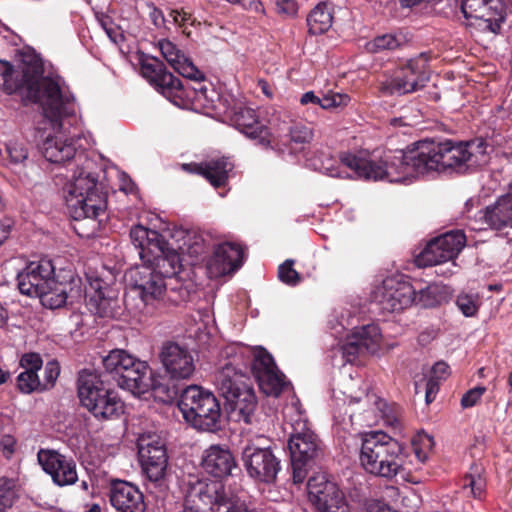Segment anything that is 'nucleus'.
<instances>
[{
    "label": "nucleus",
    "mask_w": 512,
    "mask_h": 512,
    "mask_svg": "<svg viewBox=\"0 0 512 512\" xmlns=\"http://www.w3.org/2000/svg\"><path fill=\"white\" fill-rule=\"evenodd\" d=\"M371 297L383 311L398 312L414 303L415 288L403 276H392L376 286Z\"/></svg>",
    "instance_id": "f8f14e48"
},
{
    "label": "nucleus",
    "mask_w": 512,
    "mask_h": 512,
    "mask_svg": "<svg viewBox=\"0 0 512 512\" xmlns=\"http://www.w3.org/2000/svg\"><path fill=\"white\" fill-rule=\"evenodd\" d=\"M2 89L6 94L19 93L25 103L38 104L46 119L58 122L63 116L75 113L72 97L63 94L59 81L41 76L38 68L19 72L4 61L0 67Z\"/></svg>",
    "instance_id": "f03ea898"
},
{
    "label": "nucleus",
    "mask_w": 512,
    "mask_h": 512,
    "mask_svg": "<svg viewBox=\"0 0 512 512\" xmlns=\"http://www.w3.org/2000/svg\"><path fill=\"white\" fill-rule=\"evenodd\" d=\"M234 126L251 139L258 140L262 145H269V131L262 124L252 108L239 107L231 118Z\"/></svg>",
    "instance_id": "c756f323"
},
{
    "label": "nucleus",
    "mask_w": 512,
    "mask_h": 512,
    "mask_svg": "<svg viewBox=\"0 0 512 512\" xmlns=\"http://www.w3.org/2000/svg\"><path fill=\"white\" fill-rule=\"evenodd\" d=\"M486 148L487 144L479 139L465 143L424 140L414 143L400 155L386 157L385 160L375 161L366 152H345L339 159L341 165L359 178L399 183L433 171L465 172L485 165L488 162Z\"/></svg>",
    "instance_id": "f257e3e1"
},
{
    "label": "nucleus",
    "mask_w": 512,
    "mask_h": 512,
    "mask_svg": "<svg viewBox=\"0 0 512 512\" xmlns=\"http://www.w3.org/2000/svg\"><path fill=\"white\" fill-rule=\"evenodd\" d=\"M158 45L162 56L176 72L191 80L204 79V74L173 42L164 39Z\"/></svg>",
    "instance_id": "7c9ffc66"
},
{
    "label": "nucleus",
    "mask_w": 512,
    "mask_h": 512,
    "mask_svg": "<svg viewBox=\"0 0 512 512\" xmlns=\"http://www.w3.org/2000/svg\"><path fill=\"white\" fill-rule=\"evenodd\" d=\"M366 403H371L374 406V410L378 411L381 418L384 420L386 425L398 429L401 427V419L397 415V413L390 408L385 401L380 399L375 394H366L365 395Z\"/></svg>",
    "instance_id": "a19ab883"
},
{
    "label": "nucleus",
    "mask_w": 512,
    "mask_h": 512,
    "mask_svg": "<svg viewBox=\"0 0 512 512\" xmlns=\"http://www.w3.org/2000/svg\"><path fill=\"white\" fill-rule=\"evenodd\" d=\"M148 365L138 359L134 360L133 367L128 368L117 378L118 385L134 395H140L148 389Z\"/></svg>",
    "instance_id": "f704fd0d"
},
{
    "label": "nucleus",
    "mask_w": 512,
    "mask_h": 512,
    "mask_svg": "<svg viewBox=\"0 0 512 512\" xmlns=\"http://www.w3.org/2000/svg\"><path fill=\"white\" fill-rule=\"evenodd\" d=\"M14 483L12 480L7 478H0V500L4 497L8 498V508L12 506L15 493L13 491Z\"/></svg>",
    "instance_id": "052dcab7"
},
{
    "label": "nucleus",
    "mask_w": 512,
    "mask_h": 512,
    "mask_svg": "<svg viewBox=\"0 0 512 512\" xmlns=\"http://www.w3.org/2000/svg\"><path fill=\"white\" fill-rule=\"evenodd\" d=\"M169 17L172 19L173 23L182 30L184 34L187 36L190 35L188 27L193 26L196 23V19L190 12H187L184 9H171L169 12Z\"/></svg>",
    "instance_id": "8fccbe9b"
},
{
    "label": "nucleus",
    "mask_w": 512,
    "mask_h": 512,
    "mask_svg": "<svg viewBox=\"0 0 512 512\" xmlns=\"http://www.w3.org/2000/svg\"><path fill=\"white\" fill-rule=\"evenodd\" d=\"M222 484L217 481L197 480L190 484L185 497V507L191 511L213 510L219 503L231 502L221 493Z\"/></svg>",
    "instance_id": "4be33fe9"
},
{
    "label": "nucleus",
    "mask_w": 512,
    "mask_h": 512,
    "mask_svg": "<svg viewBox=\"0 0 512 512\" xmlns=\"http://www.w3.org/2000/svg\"><path fill=\"white\" fill-rule=\"evenodd\" d=\"M81 290L79 287H73L72 282H58L55 279L48 284L37 297L42 305L49 309L62 308L68 301L80 297Z\"/></svg>",
    "instance_id": "2f4dec72"
},
{
    "label": "nucleus",
    "mask_w": 512,
    "mask_h": 512,
    "mask_svg": "<svg viewBox=\"0 0 512 512\" xmlns=\"http://www.w3.org/2000/svg\"><path fill=\"white\" fill-rule=\"evenodd\" d=\"M65 201L69 213L75 220L91 223V232L94 234L100 228V216H105L107 206L106 195L95 176L81 171L65 187Z\"/></svg>",
    "instance_id": "20e7f679"
},
{
    "label": "nucleus",
    "mask_w": 512,
    "mask_h": 512,
    "mask_svg": "<svg viewBox=\"0 0 512 512\" xmlns=\"http://www.w3.org/2000/svg\"><path fill=\"white\" fill-rule=\"evenodd\" d=\"M180 256L170 253L166 258H159L151 263H143L130 271L133 290L146 304L160 299L166 291V278L178 273Z\"/></svg>",
    "instance_id": "423d86ee"
},
{
    "label": "nucleus",
    "mask_w": 512,
    "mask_h": 512,
    "mask_svg": "<svg viewBox=\"0 0 512 512\" xmlns=\"http://www.w3.org/2000/svg\"><path fill=\"white\" fill-rule=\"evenodd\" d=\"M110 502L117 512H144L142 492L131 483L115 481L110 489Z\"/></svg>",
    "instance_id": "cd10ccee"
},
{
    "label": "nucleus",
    "mask_w": 512,
    "mask_h": 512,
    "mask_svg": "<svg viewBox=\"0 0 512 512\" xmlns=\"http://www.w3.org/2000/svg\"><path fill=\"white\" fill-rule=\"evenodd\" d=\"M414 453L420 463H425L429 458V451L433 448L434 440L428 434L419 435L412 442Z\"/></svg>",
    "instance_id": "09e8293b"
},
{
    "label": "nucleus",
    "mask_w": 512,
    "mask_h": 512,
    "mask_svg": "<svg viewBox=\"0 0 512 512\" xmlns=\"http://www.w3.org/2000/svg\"><path fill=\"white\" fill-rule=\"evenodd\" d=\"M149 17H150L152 23L157 28L165 27L166 20H165V17H164V15H163L161 10H159L156 7L153 6L151 11H150V13H149Z\"/></svg>",
    "instance_id": "774afa93"
},
{
    "label": "nucleus",
    "mask_w": 512,
    "mask_h": 512,
    "mask_svg": "<svg viewBox=\"0 0 512 512\" xmlns=\"http://www.w3.org/2000/svg\"><path fill=\"white\" fill-rule=\"evenodd\" d=\"M217 384L223 397L237 410L246 422L256 407V396L242 369L233 362H227L217 374Z\"/></svg>",
    "instance_id": "0eeeda50"
},
{
    "label": "nucleus",
    "mask_w": 512,
    "mask_h": 512,
    "mask_svg": "<svg viewBox=\"0 0 512 512\" xmlns=\"http://www.w3.org/2000/svg\"><path fill=\"white\" fill-rule=\"evenodd\" d=\"M498 0H463L461 10L469 21L468 25L476 26L482 31L497 33L504 21Z\"/></svg>",
    "instance_id": "f3484780"
},
{
    "label": "nucleus",
    "mask_w": 512,
    "mask_h": 512,
    "mask_svg": "<svg viewBox=\"0 0 512 512\" xmlns=\"http://www.w3.org/2000/svg\"><path fill=\"white\" fill-rule=\"evenodd\" d=\"M243 250L230 242L219 244L207 260L206 269L210 278H219L238 269L242 263Z\"/></svg>",
    "instance_id": "b1692460"
},
{
    "label": "nucleus",
    "mask_w": 512,
    "mask_h": 512,
    "mask_svg": "<svg viewBox=\"0 0 512 512\" xmlns=\"http://www.w3.org/2000/svg\"><path fill=\"white\" fill-rule=\"evenodd\" d=\"M439 383L434 378H429L426 383L425 400L429 404L435 399V395L438 391Z\"/></svg>",
    "instance_id": "69168bd1"
},
{
    "label": "nucleus",
    "mask_w": 512,
    "mask_h": 512,
    "mask_svg": "<svg viewBox=\"0 0 512 512\" xmlns=\"http://www.w3.org/2000/svg\"><path fill=\"white\" fill-rule=\"evenodd\" d=\"M15 440L10 435H4L0 439V447L3 449V453L6 457H9L14 451Z\"/></svg>",
    "instance_id": "338daca9"
},
{
    "label": "nucleus",
    "mask_w": 512,
    "mask_h": 512,
    "mask_svg": "<svg viewBox=\"0 0 512 512\" xmlns=\"http://www.w3.org/2000/svg\"><path fill=\"white\" fill-rule=\"evenodd\" d=\"M466 237L461 230L447 232L432 241L417 258L419 265L434 266L454 259L463 249Z\"/></svg>",
    "instance_id": "dca6fc26"
},
{
    "label": "nucleus",
    "mask_w": 512,
    "mask_h": 512,
    "mask_svg": "<svg viewBox=\"0 0 512 512\" xmlns=\"http://www.w3.org/2000/svg\"><path fill=\"white\" fill-rule=\"evenodd\" d=\"M60 374V367L58 362L49 361L44 367V380L42 382V389L46 390L54 386Z\"/></svg>",
    "instance_id": "5fc2aeb1"
},
{
    "label": "nucleus",
    "mask_w": 512,
    "mask_h": 512,
    "mask_svg": "<svg viewBox=\"0 0 512 512\" xmlns=\"http://www.w3.org/2000/svg\"><path fill=\"white\" fill-rule=\"evenodd\" d=\"M202 80L203 79L195 80L197 82V87H193L192 88V92L194 94L193 99L195 101L199 102L200 104H204V101H206L207 98H208V95H207L208 89H207V87L204 84L201 83ZM184 89L188 92V97L190 98L191 97V95H190L191 94V90L188 89V88H184ZM184 96L187 97V95L184 94L182 96V98Z\"/></svg>",
    "instance_id": "680f3d73"
},
{
    "label": "nucleus",
    "mask_w": 512,
    "mask_h": 512,
    "mask_svg": "<svg viewBox=\"0 0 512 512\" xmlns=\"http://www.w3.org/2000/svg\"><path fill=\"white\" fill-rule=\"evenodd\" d=\"M220 417L221 408L217 398H209L206 407L193 414L187 422L197 430L215 432L220 429Z\"/></svg>",
    "instance_id": "c9c22d12"
},
{
    "label": "nucleus",
    "mask_w": 512,
    "mask_h": 512,
    "mask_svg": "<svg viewBox=\"0 0 512 512\" xmlns=\"http://www.w3.org/2000/svg\"><path fill=\"white\" fill-rule=\"evenodd\" d=\"M256 379L261 391L268 396L278 397L288 386L285 375L278 368L262 373Z\"/></svg>",
    "instance_id": "4c0bfd02"
},
{
    "label": "nucleus",
    "mask_w": 512,
    "mask_h": 512,
    "mask_svg": "<svg viewBox=\"0 0 512 512\" xmlns=\"http://www.w3.org/2000/svg\"><path fill=\"white\" fill-rule=\"evenodd\" d=\"M201 465L214 477H225L236 467L235 459L225 445L213 444L204 450Z\"/></svg>",
    "instance_id": "c85d7f7f"
},
{
    "label": "nucleus",
    "mask_w": 512,
    "mask_h": 512,
    "mask_svg": "<svg viewBox=\"0 0 512 512\" xmlns=\"http://www.w3.org/2000/svg\"><path fill=\"white\" fill-rule=\"evenodd\" d=\"M359 460L367 473L388 480L409 470L403 445L382 431L364 434Z\"/></svg>",
    "instance_id": "7ed1b4c3"
},
{
    "label": "nucleus",
    "mask_w": 512,
    "mask_h": 512,
    "mask_svg": "<svg viewBox=\"0 0 512 512\" xmlns=\"http://www.w3.org/2000/svg\"><path fill=\"white\" fill-rule=\"evenodd\" d=\"M87 306L92 313L100 317H114L119 308L117 291L112 287L114 276L111 271L103 269L101 272L86 273Z\"/></svg>",
    "instance_id": "9d476101"
},
{
    "label": "nucleus",
    "mask_w": 512,
    "mask_h": 512,
    "mask_svg": "<svg viewBox=\"0 0 512 512\" xmlns=\"http://www.w3.org/2000/svg\"><path fill=\"white\" fill-rule=\"evenodd\" d=\"M308 32L320 35L327 32L333 23V13L327 3L317 4L307 16Z\"/></svg>",
    "instance_id": "e433bc0d"
},
{
    "label": "nucleus",
    "mask_w": 512,
    "mask_h": 512,
    "mask_svg": "<svg viewBox=\"0 0 512 512\" xmlns=\"http://www.w3.org/2000/svg\"><path fill=\"white\" fill-rule=\"evenodd\" d=\"M408 41L406 35L402 32L387 33L375 37L366 44L369 52L378 53L385 50H395Z\"/></svg>",
    "instance_id": "ea45409f"
},
{
    "label": "nucleus",
    "mask_w": 512,
    "mask_h": 512,
    "mask_svg": "<svg viewBox=\"0 0 512 512\" xmlns=\"http://www.w3.org/2000/svg\"><path fill=\"white\" fill-rule=\"evenodd\" d=\"M74 113H72L73 115ZM70 115L63 116L58 122H52L47 119L54 130L55 135H49L42 143L41 151L43 156L51 163H65L71 160L76 153V147L72 138H66L60 133L62 128V120Z\"/></svg>",
    "instance_id": "a878e982"
},
{
    "label": "nucleus",
    "mask_w": 512,
    "mask_h": 512,
    "mask_svg": "<svg viewBox=\"0 0 512 512\" xmlns=\"http://www.w3.org/2000/svg\"><path fill=\"white\" fill-rule=\"evenodd\" d=\"M141 74L157 91L176 105H180L184 94L188 96L180 79L167 71L165 65L156 58L142 61Z\"/></svg>",
    "instance_id": "4468645a"
},
{
    "label": "nucleus",
    "mask_w": 512,
    "mask_h": 512,
    "mask_svg": "<svg viewBox=\"0 0 512 512\" xmlns=\"http://www.w3.org/2000/svg\"><path fill=\"white\" fill-rule=\"evenodd\" d=\"M43 361L38 353H25L20 359V367L23 371L37 372L42 368Z\"/></svg>",
    "instance_id": "4d7b16f0"
},
{
    "label": "nucleus",
    "mask_w": 512,
    "mask_h": 512,
    "mask_svg": "<svg viewBox=\"0 0 512 512\" xmlns=\"http://www.w3.org/2000/svg\"><path fill=\"white\" fill-rule=\"evenodd\" d=\"M441 301V289L437 285H428L415 291V301L413 304L422 307H433Z\"/></svg>",
    "instance_id": "c03bdc74"
},
{
    "label": "nucleus",
    "mask_w": 512,
    "mask_h": 512,
    "mask_svg": "<svg viewBox=\"0 0 512 512\" xmlns=\"http://www.w3.org/2000/svg\"><path fill=\"white\" fill-rule=\"evenodd\" d=\"M276 12L283 17L294 18L298 13V3L296 0H276Z\"/></svg>",
    "instance_id": "bf43d9fd"
},
{
    "label": "nucleus",
    "mask_w": 512,
    "mask_h": 512,
    "mask_svg": "<svg viewBox=\"0 0 512 512\" xmlns=\"http://www.w3.org/2000/svg\"><path fill=\"white\" fill-rule=\"evenodd\" d=\"M350 102V97L342 93H328L320 98V107L328 110L332 108L345 107Z\"/></svg>",
    "instance_id": "3c124183"
},
{
    "label": "nucleus",
    "mask_w": 512,
    "mask_h": 512,
    "mask_svg": "<svg viewBox=\"0 0 512 512\" xmlns=\"http://www.w3.org/2000/svg\"><path fill=\"white\" fill-rule=\"evenodd\" d=\"M6 150L13 163H21L28 157L27 147L19 141H10L6 145Z\"/></svg>",
    "instance_id": "864d4df0"
},
{
    "label": "nucleus",
    "mask_w": 512,
    "mask_h": 512,
    "mask_svg": "<svg viewBox=\"0 0 512 512\" xmlns=\"http://www.w3.org/2000/svg\"><path fill=\"white\" fill-rule=\"evenodd\" d=\"M217 384L223 397L237 410L246 422L256 407V396L242 369L233 362H227L217 374Z\"/></svg>",
    "instance_id": "6e6552de"
},
{
    "label": "nucleus",
    "mask_w": 512,
    "mask_h": 512,
    "mask_svg": "<svg viewBox=\"0 0 512 512\" xmlns=\"http://www.w3.org/2000/svg\"><path fill=\"white\" fill-rule=\"evenodd\" d=\"M38 461L44 471L51 475L55 484L59 486L71 485L77 481L75 463L65 456L50 450H41Z\"/></svg>",
    "instance_id": "393cba45"
},
{
    "label": "nucleus",
    "mask_w": 512,
    "mask_h": 512,
    "mask_svg": "<svg viewBox=\"0 0 512 512\" xmlns=\"http://www.w3.org/2000/svg\"><path fill=\"white\" fill-rule=\"evenodd\" d=\"M182 167L187 172L205 177L212 186L219 188L227 183L234 164L226 157H218L202 163L183 164Z\"/></svg>",
    "instance_id": "bb28decb"
},
{
    "label": "nucleus",
    "mask_w": 512,
    "mask_h": 512,
    "mask_svg": "<svg viewBox=\"0 0 512 512\" xmlns=\"http://www.w3.org/2000/svg\"><path fill=\"white\" fill-rule=\"evenodd\" d=\"M139 461L144 474L152 482L164 479L168 455L164 441L156 433H144L138 438Z\"/></svg>",
    "instance_id": "ddd939ff"
},
{
    "label": "nucleus",
    "mask_w": 512,
    "mask_h": 512,
    "mask_svg": "<svg viewBox=\"0 0 512 512\" xmlns=\"http://www.w3.org/2000/svg\"><path fill=\"white\" fill-rule=\"evenodd\" d=\"M130 239L138 249L142 263H151L166 258L170 253H177L170 248L165 238L156 230L148 229L143 225H135L130 230Z\"/></svg>",
    "instance_id": "a211bd4d"
},
{
    "label": "nucleus",
    "mask_w": 512,
    "mask_h": 512,
    "mask_svg": "<svg viewBox=\"0 0 512 512\" xmlns=\"http://www.w3.org/2000/svg\"><path fill=\"white\" fill-rule=\"evenodd\" d=\"M307 489L310 501L320 512H348L344 494L325 474L310 477Z\"/></svg>",
    "instance_id": "2eb2a0df"
},
{
    "label": "nucleus",
    "mask_w": 512,
    "mask_h": 512,
    "mask_svg": "<svg viewBox=\"0 0 512 512\" xmlns=\"http://www.w3.org/2000/svg\"><path fill=\"white\" fill-rule=\"evenodd\" d=\"M427 59L420 55L410 59L386 80L381 82L380 91L385 95H404L422 89L429 81Z\"/></svg>",
    "instance_id": "9b49d317"
},
{
    "label": "nucleus",
    "mask_w": 512,
    "mask_h": 512,
    "mask_svg": "<svg viewBox=\"0 0 512 512\" xmlns=\"http://www.w3.org/2000/svg\"><path fill=\"white\" fill-rule=\"evenodd\" d=\"M278 276L282 282L288 285H296L300 280L299 274L293 268L292 260H287L279 266Z\"/></svg>",
    "instance_id": "603ef678"
},
{
    "label": "nucleus",
    "mask_w": 512,
    "mask_h": 512,
    "mask_svg": "<svg viewBox=\"0 0 512 512\" xmlns=\"http://www.w3.org/2000/svg\"><path fill=\"white\" fill-rule=\"evenodd\" d=\"M80 403L100 421L119 418L124 413V403L117 393L105 387L95 372L83 370L77 380Z\"/></svg>",
    "instance_id": "39448f33"
},
{
    "label": "nucleus",
    "mask_w": 512,
    "mask_h": 512,
    "mask_svg": "<svg viewBox=\"0 0 512 512\" xmlns=\"http://www.w3.org/2000/svg\"><path fill=\"white\" fill-rule=\"evenodd\" d=\"M456 305L464 316L472 317L479 309V299L476 294L460 293Z\"/></svg>",
    "instance_id": "de8ad7c7"
},
{
    "label": "nucleus",
    "mask_w": 512,
    "mask_h": 512,
    "mask_svg": "<svg viewBox=\"0 0 512 512\" xmlns=\"http://www.w3.org/2000/svg\"><path fill=\"white\" fill-rule=\"evenodd\" d=\"M252 354V371L255 377L260 376L262 373L274 371L277 369L272 355L269 354L264 348H255L252 350Z\"/></svg>",
    "instance_id": "79ce46f5"
},
{
    "label": "nucleus",
    "mask_w": 512,
    "mask_h": 512,
    "mask_svg": "<svg viewBox=\"0 0 512 512\" xmlns=\"http://www.w3.org/2000/svg\"><path fill=\"white\" fill-rule=\"evenodd\" d=\"M242 460L248 474L262 482H272L280 470L279 461L272 451L254 444H249L243 449Z\"/></svg>",
    "instance_id": "6ab92c4d"
},
{
    "label": "nucleus",
    "mask_w": 512,
    "mask_h": 512,
    "mask_svg": "<svg viewBox=\"0 0 512 512\" xmlns=\"http://www.w3.org/2000/svg\"><path fill=\"white\" fill-rule=\"evenodd\" d=\"M485 392L486 388L484 386H477L468 390L461 398V406L464 409L475 406Z\"/></svg>",
    "instance_id": "13d9d810"
},
{
    "label": "nucleus",
    "mask_w": 512,
    "mask_h": 512,
    "mask_svg": "<svg viewBox=\"0 0 512 512\" xmlns=\"http://www.w3.org/2000/svg\"><path fill=\"white\" fill-rule=\"evenodd\" d=\"M480 219L493 229L512 227V194L501 196L493 206L480 212Z\"/></svg>",
    "instance_id": "473e14b6"
},
{
    "label": "nucleus",
    "mask_w": 512,
    "mask_h": 512,
    "mask_svg": "<svg viewBox=\"0 0 512 512\" xmlns=\"http://www.w3.org/2000/svg\"><path fill=\"white\" fill-rule=\"evenodd\" d=\"M209 398H216L213 393L197 385H191L184 389L178 401V407L186 421L191 419L193 414L199 413Z\"/></svg>",
    "instance_id": "72a5a7b5"
},
{
    "label": "nucleus",
    "mask_w": 512,
    "mask_h": 512,
    "mask_svg": "<svg viewBox=\"0 0 512 512\" xmlns=\"http://www.w3.org/2000/svg\"><path fill=\"white\" fill-rule=\"evenodd\" d=\"M17 387L25 394H30L36 391H43L42 382L39 379L37 372L22 371L17 376Z\"/></svg>",
    "instance_id": "a18cd8bd"
},
{
    "label": "nucleus",
    "mask_w": 512,
    "mask_h": 512,
    "mask_svg": "<svg viewBox=\"0 0 512 512\" xmlns=\"http://www.w3.org/2000/svg\"><path fill=\"white\" fill-rule=\"evenodd\" d=\"M54 267L49 260L29 263L17 276L22 294L37 297L54 279Z\"/></svg>",
    "instance_id": "5701e85b"
},
{
    "label": "nucleus",
    "mask_w": 512,
    "mask_h": 512,
    "mask_svg": "<svg viewBox=\"0 0 512 512\" xmlns=\"http://www.w3.org/2000/svg\"><path fill=\"white\" fill-rule=\"evenodd\" d=\"M449 374V366L445 362H437L432 368V376L435 380L444 379Z\"/></svg>",
    "instance_id": "0e129e2a"
},
{
    "label": "nucleus",
    "mask_w": 512,
    "mask_h": 512,
    "mask_svg": "<svg viewBox=\"0 0 512 512\" xmlns=\"http://www.w3.org/2000/svg\"><path fill=\"white\" fill-rule=\"evenodd\" d=\"M382 335L376 324L354 328L341 347L346 362L353 363L357 356L376 353L381 345Z\"/></svg>",
    "instance_id": "412c9836"
},
{
    "label": "nucleus",
    "mask_w": 512,
    "mask_h": 512,
    "mask_svg": "<svg viewBox=\"0 0 512 512\" xmlns=\"http://www.w3.org/2000/svg\"><path fill=\"white\" fill-rule=\"evenodd\" d=\"M289 136L292 143L296 145H304L312 141L314 133L313 129L309 125L301 122H295L289 128Z\"/></svg>",
    "instance_id": "49530a36"
},
{
    "label": "nucleus",
    "mask_w": 512,
    "mask_h": 512,
    "mask_svg": "<svg viewBox=\"0 0 512 512\" xmlns=\"http://www.w3.org/2000/svg\"><path fill=\"white\" fill-rule=\"evenodd\" d=\"M193 512H250L246 509H242L240 507H236L233 505L232 502H223L219 503L215 509L209 511V510H202V511H193Z\"/></svg>",
    "instance_id": "e2e57ef3"
},
{
    "label": "nucleus",
    "mask_w": 512,
    "mask_h": 512,
    "mask_svg": "<svg viewBox=\"0 0 512 512\" xmlns=\"http://www.w3.org/2000/svg\"><path fill=\"white\" fill-rule=\"evenodd\" d=\"M483 468L473 465L470 472L463 479V489H469L473 497H480L485 488V480L482 477Z\"/></svg>",
    "instance_id": "37998d69"
},
{
    "label": "nucleus",
    "mask_w": 512,
    "mask_h": 512,
    "mask_svg": "<svg viewBox=\"0 0 512 512\" xmlns=\"http://www.w3.org/2000/svg\"><path fill=\"white\" fill-rule=\"evenodd\" d=\"M292 431L288 441L291 456L294 483H302L311 462L318 456L319 444L317 436L308 427L306 420L299 419L291 423Z\"/></svg>",
    "instance_id": "1a4fd4ad"
},
{
    "label": "nucleus",
    "mask_w": 512,
    "mask_h": 512,
    "mask_svg": "<svg viewBox=\"0 0 512 512\" xmlns=\"http://www.w3.org/2000/svg\"><path fill=\"white\" fill-rule=\"evenodd\" d=\"M319 169L330 177H345L343 172L340 170L338 160L329 155L323 157Z\"/></svg>",
    "instance_id": "6e6d98bb"
},
{
    "label": "nucleus",
    "mask_w": 512,
    "mask_h": 512,
    "mask_svg": "<svg viewBox=\"0 0 512 512\" xmlns=\"http://www.w3.org/2000/svg\"><path fill=\"white\" fill-rule=\"evenodd\" d=\"M159 358L165 373L171 379H189L195 372V361L191 351L175 342L164 343Z\"/></svg>",
    "instance_id": "aec40b11"
},
{
    "label": "nucleus",
    "mask_w": 512,
    "mask_h": 512,
    "mask_svg": "<svg viewBox=\"0 0 512 512\" xmlns=\"http://www.w3.org/2000/svg\"><path fill=\"white\" fill-rule=\"evenodd\" d=\"M136 358L124 350H113L103 358V366L109 373H114L118 377L128 368L133 367Z\"/></svg>",
    "instance_id": "58836bf2"
}]
</instances>
